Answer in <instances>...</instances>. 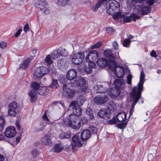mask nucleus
<instances>
[{
    "instance_id": "obj_1",
    "label": "nucleus",
    "mask_w": 161,
    "mask_h": 161,
    "mask_svg": "<svg viewBox=\"0 0 161 161\" xmlns=\"http://www.w3.org/2000/svg\"><path fill=\"white\" fill-rule=\"evenodd\" d=\"M145 74L143 71L141 73L140 80L137 86H134L130 92V101L131 102L130 115H131L133 111L135 105L141 98L142 92L143 88V84L144 82Z\"/></svg>"
},
{
    "instance_id": "obj_2",
    "label": "nucleus",
    "mask_w": 161,
    "mask_h": 161,
    "mask_svg": "<svg viewBox=\"0 0 161 161\" xmlns=\"http://www.w3.org/2000/svg\"><path fill=\"white\" fill-rule=\"evenodd\" d=\"M79 116L71 114L65 119L64 122L67 126L78 130L81 126V122L79 121Z\"/></svg>"
},
{
    "instance_id": "obj_3",
    "label": "nucleus",
    "mask_w": 161,
    "mask_h": 161,
    "mask_svg": "<svg viewBox=\"0 0 161 161\" xmlns=\"http://www.w3.org/2000/svg\"><path fill=\"white\" fill-rule=\"evenodd\" d=\"M114 83L115 87L112 89L110 95L111 97H116L120 94V89L124 88L125 85L124 81L122 79H115Z\"/></svg>"
},
{
    "instance_id": "obj_4",
    "label": "nucleus",
    "mask_w": 161,
    "mask_h": 161,
    "mask_svg": "<svg viewBox=\"0 0 161 161\" xmlns=\"http://www.w3.org/2000/svg\"><path fill=\"white\" fill-rule=\"evenodd\" d=\"M31 88L32 89L29 93V95L31 97V102H33L37 99V93L41 87L39 83L34 81L31 84Z\"/></svg>"
},
{
    "instance_id": "obj_5",
    "label": "nucleus",
    "mask_w": 161,
    "mask_h": 161,
    "mask_svg": "<svg viewBox=\"0 0 161 161\" xmlns=\"http://www.w3.org/2000/svg\"><path fill=\"white\" fill-rule=\"evenodd\" d=\"M19 108L17 103L13 102L11 103L8 108V114L11 117H14L19 113Z\"/></svg>"
},
{
    "instance_id": "obj_6",
    "label": "nucleus",
    "mask_w": 161,
    "mask_h": 161,
    "mask_svg": "<svg viewBox=\"0 0 161 161\" xmlns=\"http://www.w3.org/2000/svg\"><path fill=\"white\" fill-rule=\"evenodd\" d=\"M72 143H71L72 147L73 150H74L75 147H81L83 145L86 144L83 141L80 139L79 136L77 135L74 136L72 138Z\"/></svg>"
},
{
    "instance_id": "obj_7",
    "label": "nucleus",
    "mask_w": 161,
    "mask_h": 161,
    "mask_svg": "<svg viewBox=\"0 0 161 161\" xmlns=\"http://www.w3.org/2000/svg\"><path fill=\"white\" fill-rule=\"evenodd\" d=\"M108 3L109 8L107 10V13L110 14H112L113 11L119 8V4L118 2L114 0H109Z\"/></svg>"
},
{
    "instance_id": "obj_8",
    "label": "nucleus",
    "mask_w": 161,
    "mask_h": 161,
    "mask_svg": "<svg viewBox=\"0 0 161 161\" xmlns=\"http://www.w3.org/2000/svg\"><path fill=\"white\" fill-rule=\"evenodd\" d=\"M84 58L85 55L84 53L79 52L75 54L73 56L72 61L75 64L78 65L83 62Z\"/></svg>"
},
{
    "instance_id": "obj_9",
    "label": "nucleus",
    "mask_w": 161,
    "mask_h": 161,
    "mask_svg": "<svg viewBox=\"0 0 161 161\" xmlns=\"http://www.w3.org/2000/svg\"><path fill=\"white\" fill-rule=\"evenodd\" d=\"M63 95L66 98L73 97L75 93V91L71 88H68L66 84L63 85L62 87Z\"/></svg>"
},
{
    "instance_id": "obj_10",
    "label": "nucleus",
    "mask_w": 161,
    "mask_h": 161,
    "mask_svg": "<svg viewBox=\"0 0 161 161\" xmlns=\"http://www.w3.org/2000/svg\"><path fill=\"white\" fill-rule=\"evenodd\" d=\"M48 71V69L47 67L41 66L36 69L34 73V75L36 78H40L47 74Z\"/></svg>"
},
{
    "instance_id": "obj_11",
    "label": "nucleus",
    "mask_w": 161,
    "mask_h": 161,
    "mask_svg": "<svg viewBox=\"0 0 161 161\" xmlns=\"http://www.w3.org/2000/svg\"><path fill=\"white\" fill-rule=\"evenodd\" d=\"M78 103L75 101L72 102L69 105L70 108L73 109V114L77 116L80 115L81 114V109L80 107L77 106Z\"/></svg>"
},
{
    "instance_id": "obj_12",
    "label": "nucleus",
    "mask_w": 161,
    "mask_h": 161,
    "mask_svg": "<svg viewBox=\"0 0 161 161\" xmlns=\"http://www.w3.org/2000/svg\"><path fill=\"white\" fill-rule=\"evenodd\" d=\"M72 86L75 87H82L86 84V80L82 77L76 78L75 79L71 81Z\"/></svg>"
},
{
    "instance_id": "obj_13",
    "label": "nucleus",
    "mask_w": 161,
    "mask_h": 161,
    "mask_svg": "<svg viewBox=\"0 0 161 161\" xmlns=\"http://www.w3.org/2000/svg\"><path fill=\"white\" fill-rule=\"evenodd\" d=\"M108 99L107 96L105 95H99L94 98V102L98 104L102 105L106 103Z\"/></svg>"
},
{
    "instance_id": "obj_14",
    "label": "nucleus",
    "mask_w": 161,
    "mask_h": 161,
    "mask_svg": "<svg viewBox=\"0 0 161 161\" xmlns=\"http://www.w3.org/2000/svg\"><path fill=\"white\" fill-rule=\"evenodd\" d=\"M110 84L109 82L105 81L102 85H97V92L101 93H105L107 91L108 88L109 87Z\"/></svg>"
},
{
    "instance_id": "obj_15",
    "label": "nucleus",
    "mask_w": 161,
    "mask_h": 161,
    "mask_svg": "<svg viewBox=\"0 0 161 161\" xmlns=\"http://www.w3.org/2000/svg\"><path fill=\"white\" fill-rule=\"evenodd\" d=\"M98 58V53L96 50H93L90 51L86 60L87 62L95 61Z\"/></svg>"
},
{
    "instance_id": "obj_16",
    "label": "nucleus",
    "mask_w": 161,
    "mask_h": 161,
    "mask_svg": "<svg viewBox=\"0 0 161 161\" xmlns=\"http://www.w3.org/2000/svg\"><path fill=\"white\" fill-rule=\"evenodd\" d=\"M16 133L15 128L13 126L8 127L6 129L4 132L5 136L8 138L14 137Z\"/></svg>"
},
{
    "instance_id": "obj_17",
    "label": "nucleus",
    "mask_w": 161,
    "mask_h": 161,
    "mask_svg": "<svg viewBox=\"0 0 161 161\" xmlns=\"http://www.w3.org/2000/svg\"><path fill=\"white\" fill-rule=\"evenodd\" d=\"M77 74L76 69H72L69 70L66 75V78L71 81L75 79Z\"/></svg>"
},
{
    "instance_id": "obj_18",
    "label": "nucleus",
    "mask_w": 161,
    "mask_h": 161,
    "mask_svg": "<svg viewBox=\"0 0 161 161\" xmlns=\"http://www.w3.org/2000/svg\"><path fill=\"white\" fill-rule=\"evenodd\" d=\"M42 119L43 120L47 121V122H42L41 123V125L42 127L37 130V131L40 132L43 130L45 127L46 126V124L47 123L48 124H52L53 123L51 121H50L49 119L47 118V113L45 112L42 116Z\"/></svg>"
},
{
    "instance_id": "obj_19",
    "label": "nucleus",
    "mask_w": 161,
    "mask_h": 161,
    "mask_svg": "<svg viewBox=\"0 0 161 161\" xmlns=\"http://www.w3.org/2000/svg\"><path fill=\"white\" fill-rule=\"evenodd\" d=\"M41 141L42 143L46 146H51L53 144L51 136L48 135L44 136L42 138Z\"/></svg>"
},
{
    "instance_id": "obj_20",
    "label": "nucleus",
    "mask_w": 161,
    "mask_h": 161,
    "mask_svg": "<svg viewBox=\"0 0 161 161\" xmlns=\"http://www.w3.org/2000/svg\"><path fill=\"white\" fill-rule=\"evenodd\" d=\"M138 10L141 14L145 15L149 13L151 8L150 7L147 6H145L143 5H138Z\"/></svg>"
},
{
    "instance_id": "obj_21",
    "label": "nucleus",
    "mask_w": 161,
    "mask_h": 161,
    "mask_svg": "<svg viewBox=\"0 0 161 161\" xmlns=\"http://www.w3.org/2000/svg\"><path fill=\"white\" fill-rule=\"evenodd\" d=\"M90 131L88 130H84L81 134V138L85 142L90 137Z\"/></svg>"
},
{
    "instance_id": "obj_22",
    "label": "nucleus",
    "mask_w": 161,
    "mask_h": 161,
    "mask_svg": "<svg viewBox=\"0 0 161 161\" xmlns=\"http://www.w3.org/2000/svg\"><path fill=\"white\" fill-rule=\"evenodd\" d=\"M114 71L115 76L118 78H122L124 76L125 73L124 70L120 66L117 67Z\"/></svg>"
},
{
    "instance_id": "obj_23",
    "label": "nucleus",
    "mask_w": 161,
    "mask_h": 161,
    "mask_svg": "<svg viewBox=\"0 0 161 161\" xmlns=\"http://www.w3.org/2000/svg\"><path fill=\"white\" fill-rule=\"evenodd\" d=\"M68 61L66 58H63L58 61V66L60 69H65L68 66Z\"/></svg>"
},
{
    "instance_id": "obj_24",
    "label": "nucleus",
    "mask_w": 161,
    "mask_h": 161,
    "mask_svg": "<svg viewBox=\"0 0 161 161\" xmlns=\"http://www.w3.org/2000/svg\"><path fill=\"white\" fill-rule=\"evenodd\" d=\"M97 62L99 66L102 67L106 66L108 64V61L105 58H98Z\"/></svg>"
},
{
    "instance_id": "obj_25",
    "label": "nucleus",
    "mask_w": 161,
    "mask_h": 161,
    "mask_svg": "<svg viewBox=\"0 0 161 161\" xmlns=\"http://www.w3.org/2000/svg\"><path fill=\"white\" fill-rule=\"evenodd\" d=\"M97 115L101 118L105 119L108 118L110 116V114L108 113L107 109L100 110L98 113Z\"/></svg>"
},
{
    "instance_id": "obj_26",
    "label": "nucleus",
    "mask_w": 161,
    "mask_h": 161,
    "mask_svg": "<svg viewBox=\"0 0 161 161\" xmlns=\"http://www.w3.org/2000/svg\"><path fill=\"white\" fill-rule=\"evenodd\" d=\"M104 54L105 56L108 58L109 60L110 59H115V56L113 55L112 51L110 49H106L104 52Z\"/></svg>"
},
{
    "instance_id": "obj_27",
    "label": "nucleus",
    "mask_w": 161,
    "mask_h": 161,
    "mask_svg": "<svg viewBox=\"0 0 161 161\" xmlns=\"http://www.w3.org/2000/svg\"><path fill=\"white\" fill-rule=\"evenodd\" d=\"M49 92V90L47 87L41 86L37 93L41 95H46L48 94Z\"/></svg>"
},
{
    "instance_id": "obj_28",
    "label": "nucleus",
    "mask_w": 161,
    "mask_h": 161,
    "mask_svg": "<svg viewBox=\"0 0 161 161\" xmlns=\"http://www.w3.org/2000/svg\"><path fill=\"white\" fill-rule=\"evenodd\" d=\"M126 118V114L124 112L119 113L116 116V119L118 122H122L125 121Z\"/></svg>"
},
{
    "instance_id": "obj_29",
    "label": "nucleus",
    "mask_w": 161,
    "mask_h": 161,
    "mask_svg": "<svg viewBox=\"0 0 161 161\" xmlns=\"http://www.w3.org/2000/svg\"><path fill=\"white\" fill-rule=\"evenodd\" d=\"M47 4V3L46 1L40 0L38 1V3L36 4V7L40 8L41 10H42L45 8Z\"/></svg>"
},
{
    "instance_id": "obj_30",
    "label": "nucleus",
    "mask_w": 161,
    "mask_h": 161,
    "mask_svg": "<svg viewBox=\"0 0 161 161\" xmlns=\"http://www.w3.org/2000/svg\"><path fill=\"white\" fill-rule=\"evenodd\" d=\"M114 59H109V62H108L109 66L112 70H115L117 67L119 66L118 65V64L114 60Z\"/></svg>"
},
{
    "instance_id": "obj_31",
    "label": "nucleus",
    "mask_w": 161,
    "mask_h": 161,
    "mask_svg": "<svg viewBox=\"0 0 161 161\" xmlns=\"http://www.w3.org/2000/svg\"><path fill=\"white\" fill-rule=\"evenodd\" d=\"M64 147L60 144L58 143L55 144L53 147L54 151L57 153L61 152Z\"/></svg>"
},
{
    "instance_id": "obj_32",
    "label": "nucleus",
    "mask_w": 161,
    "mask_h": 161,
    "mask_svg": "<svg viewBox=\"0 0 161 161\" xmlns=\"http://www.w3.org/2000/svg\"><path fill=\"white\" fill-rule=\"evenodd\" d=\"M58 80L56 79H53L51 84L49 86V87L53 89H56L58 86Z\"/></svg>"
},
{
    "instance_id": "obj_33",
    "label": "nucleus",
    "mask_w": 161,
    "mask_h": 161,
    "mask_svg": "<svg viewBox=\"0 0 161 161\" xmlns=\"http://www.w3.org/2000/svg\"><path fill=\"white\" fill-rule=\"evenodd\" d=\"M70 136V133L67 132H62L59 135L60 138L61 139L69 138Z\"/></svg>"
},
{
    "instance_id": "obj_34",
    "label": "nucleus",
    "mask_w": 161,
    "mask_h": 161,
    "mask_svg": "<svg viewBox=\"0 0 161 161\" xmlns=\"http://www.w3.org/2000/svg\"><path fill=\"white\" fill-rule=\"evenodd\" d=\"M30 63V61L29 59L25 60L23 64L20 65L19 67L22 69H26L28 67Z\"/></svg>"
},
{
    "instance_id": "obj_35",
    "label": "nucleus",
    "mask_w": 161,
    "mask_h": 161,
    "mask_svg": "<svg viewBox=\"0 0 161 161\" xmlns=\"http://www.w3.org/2000/svg\"><path fill=\"white\" fill-rule=\"evenodd\" d=\"M58 50L59 55L63 56H65L68 54V53L66 52V50L65 49L61 48H59L58 49Z\"/></svg>"
},
{
    "instance_id": "obj_36",
    "label": "nucleus",
    "mask_w": 161,
    "mask_h": 161,
    "mask_svg": "<svg viewBox=\"0 0 161 161\" xmlns=\"http://www.w3.org/2000/svg\"><path fill=\"white\" fill-rule=\"evenodd\" d=\"M59 55L58 50H54L53 51L51 56L53 59H54L58 58Z\"/></svg>"
},
{
    "instance_id": "obj_37",
    "label": "nucleus",
    "mask_w": 161,
    "mask_h": 161,
    "mask_svg": "<svg viewBox=\"0 0 161 161\" xmlns=\"http://www.w3.org/2000/svg\"><path fill=\"white\" fill-rule=\"evenodd\" d=\"M92 112V110L90 108H88L86 111V114L89 116L91 119H92L94 118Z\"/></svg>"
},
{
    "instance_id": "obj_38",
    "label": "nucleus",
    "mask_w": 161,
    "mask_h": 161,
    "mask_svg": "<svg viewBox=\"0 0 161 161\" xmlns=\"http://www.w3.org/2000/svg\"><path fill=\"white\" fill-rule=\"evenodd\" d=\"M51 56L50 55H48L45 58V61L48 64H50L53 63V61L51 59Z\"/></svg>"
},
{
    "instance_id": "obj_39",
    "label": "nucleus",
    "mask_w": 161,
    "mask_h": 161,
    "mask_svg": "<svg viewBox=\"0 0 161 161\" xmlns=\"http://www.w3.org/2000/svg\"><path fill=\"white\" fill-rule=\"evenodd\" d=\"M69 0H57V3L59 6H64L68 3Z\"/></svg>"
},
{
    "instance_id": "obj_40",
    "label": "nucleus",
    "mask_w": 161,
    "mask_h": 161,
    "mask_svg": "<svg viewBox=\"0 0 161 161\" xmlns=\"http://www.w3.org/2000/svg\"><path fill=\"white\" fill-rule=\"evenodd\" d=\"M32 156L34 157H36L39 153V151L36 149L32 150L31 152Z\"/></svg>"
},
{
    "instance_id": "obj_41",
    "label": "nucleus",
    "mask_w": 161,
    "mask_h": 161,
    "mask_svg": "<svg viewBox=\"0 0 161 161\" xmlns=\"http://www.w3.org/2000/svg\"><path fill=\"white\" fill-rule=\"evenodd\" d=\"M130 42V41L129 39H126L123 41V46L125 47H128Z\"/></svg>"
},
{
    "instance_id": "obj_42",
    "label": "nucleus",
    "mask_w": 161,
    "mask_h": 161,
    "mask_svg": "<svg viewBox=\"0 0 161 161\" xmlns=\"http://www.w3.org/2000/svg\"><path fill=\"white\" fill-rule=\"evenodd\" d=\"M131 18L134 21H135L136 19H139L140 18V17L139 15H137L136 14H133L130 15Z\"/></svg>"
},
{
    "instance_id": "obj_43",
    "label": "nucleus",
    "mask_w": 161,
    "mask_h": 161,
    "mask_svg": "<svg viewBox=\"0 0 161 161\" xmlns=\"http://www.w3.org/2000/svg\"><path fill=\"white\" fill-rule=\"evenodd\" d=\"M127 125L126 122H125L123 123H119L117 125V127L121 129H123L125 128Z\"/></svg>"
},
{
    "instance_id": "obj_44",
    "label": "nucleus",
    "mask_w": 161,
    "mask_h": 161,
    "mask_svg": "<svg viewBox=\"0 0 161 161\" xmlns=\"http://www.w3.org/2000/svg\"><path fill=\"white\" fill-rule=\"evenodd\" d=\"M117 120L115 118H114L108 121V124L110 125H113L116 124L117 122Z\"/></svg>"
},
{
    "instance_id": "obj_45",
    "label": "nucleus",
    "mask_w": 161,
    "mask_h": 161,
    "mask_svg": "<svg viewBox=\"0 0 161 161\" xmlns=\"http://www.w3.org/2000/svg\"><path fill=\"white\" fill-rule=\"evenodd\" d=\"M102 44V43L101 42H98V43L95 44L93 46H92L91 47V48L92 49H93L94 48H98L99 47L101 46Z\"/></svg>"
},
{
    "instance_id": "obj_46",
    "label": "nucleus",
    "mask_w": 161,
    "mask_h": 161,
    "mask_svg": "<svg viewBox=\"0 0 161 161\" xmlns=\"http://www.w3.org/2000/svg\"><path fill=\"white\" fill-rule=\"evenodd\" d=\"M131 18L130 16H125L123 18V22L125 23L129 22L131 20Z\"/></svg>"
},
{
    "instance_id": "obj_47",
    "label": "nucleus",
    "mask_w": 161,
    "mask_h": 161,
    "mask_svg": "<svg viewBox=\"0 0 161 161\" xmlns=\"http://www.w3.org/2000/svg\"><path fill=\"white\" fill-rule=\"evenodd\" d=\"M132 76L131 74L127 76V83L129 84H131Z\"/></svg>"
},
{
    "instance_id": "obj_48",
    "label": "nucleus",
    "mask_w": 161,
    "mask_h": 161,
    "mask_svg": "<svg viewBox=\"0 0 161 161\" xmlns=\"http://www.w3.org/2000/svg\"><path fill=\"white\" fill-rule=\"evenodd\" d=\"M79 121L81 122V124L82 123L83 125H85L87 123V119L84 117L81 118V120H79Z\"/></svg>"
},
{
    "instance_id": "obj_49",
    "label": "nucleus",
    "mask_w": 161,
    "mask_h": 161,
    "mask_svg": "<svg viewBox=\"0 0 161 161\" xmlns=\"http://www.w3.org/2000/svg\"><path fill=\"white\" fill-rule=\"evenodd\" d=\"M24 31L26 33L29 31V26L28 23L26 24L24 27Z\"/></svg>"
},
{
    "instance_id": "obj_50",
    "label": "nucleus",
    "mask_w": 161,
    "mask_h": 161,
    "mask_svg": "<svg viewBox=\"0 0 161 161\" xmlns=\"http://www.w3.org/2000/svg\"><path fill=\"white\" fill-rule=\"evenodd\" d=\"M7 46L6 43L4 42H2L0 43V47L2 49L6 48Z\"/></svg>"
},
{
    "instance_id": "obj_51",
    "label": "nucleus",
    "mask_w": 161,
    "mask_h": 161,
    "mask_svg": "<svg viewBox=\"0 0 161 161\" xmlns=\"http://www.w3.org/2000/svg\"><path fill=\"white\" fill-rule=\"evenodd\" d=\"M106 30L108 33L112 34L114 32V30L112 27L107 28Z\"/></svg>"
},
{
    "instance_id": "obj_52",
    "label": "nucleus",
    "mask_w": 161,
    "mask_h": 161,
    "mask_svg": "<svg viewBox=\"0 0 161 161\" xmlns=\"http://www.w3.org/2000/svg\"><path fill=\"white\" fill-rule=\"evenodd\" d=\"M113 46L114 49L117 50L118 49V44L116 41H114L113 42Z\"/></svg>"
},
{
    "instance_id": "obj_53",
    "label": "nucleus",
    "mask_w": 161,
    "mask_h": 161,
    "mask_svg": "<svg viewBox=\"0 0 161 161\" xmlns=\"http://www.w3.org/2000/svg\"><path fill=\"white\" fill-rule=\"evenodd\" d=\"M87 74H91L92 72V69L91 67L86 68L85 70Z\"/></svg>"
},
{
    "instance_id": "obj_54",
    "label": "nucleus",
    "mask_w": 161,
    "mask_h": 161,
    "mask_svg": "<svg viewBox=\"0 0 161 161\" xmlns=\"http://www.w3.org/2000/svg\"><path fill=\"white\" fill-rule=\"evenodd\" d=\"M90 131H91V132L92 133H93V134L96 133L97 131V130L96 128L95 127H94V126L91 127L90 128Z\"/></svg>"
},
{
    "instance_id": "obj_55",
    "label": "nucleus",
    "mask_w": 161,
    "mask_h": 161,
    "mask_svg": "<svg viewBox=\"0 0 161 161\" xmlns=\"http://www.w3.org/2000/svg\"><path fill=\"white\" fill-rule=\"evenodd\" d=\"M150 55L153 57H154L155 58L157 57V55L156 53V52L154 50H152L151 52L150 53Z\"/></svg>"
},
{
    "instance_id": "obj_56",
    "label": "nucleus",
    "mask_w": 161,
    "mask_h": 161,
    "mask_svg": "<svg viewBox=\"0 0 161 161\" xmlns=\"http://www.w3.org/2000/svg\"><path fill=\"white\" fill-rule=\"evenodd\" d=\"M5 119L3 117L0 116V125H4L5 123Z\"/></svg>"
},
{
    "instance_id": "obj_57",
    "label": "nucleus",
    "mask_w": 161,
    "mask_h": 161,
    "mask_svg": "<svg viewBox=\"0 0 161 161\" xmlns=\"http://www.w3.org/2000/svg\"><path fill=\"white\" fill-rule=\"evenodd\" d=\"M22 31V30L21 29H19L18 30L16 33L15 35V36L17 37H18L20 35L21 32Z\"/></svg>"
},
{
    "instance_id": "obj_58",
    "label": "nucleus",
    "mask_w": 161,
    "mask_h": 161,
    "mask_svg": "<svg viewBox=\"0 0 161 161\" xmlns=\"http://www.w3.org/2000/svg\"><path fill=\"white\" fill-rule=\"evenodd\" d=\"M16 126L17 127V130H18L19 131H20L22 132V131H21V127L19 125V124L18 123V122H16Z\"/></svg>"
},
{
    "instance_id": "obj_59",
    "label": "nucleus",
    "mask_w": 161,
    "mask_h": 161,
    "mask_svg": "<svg viewBox=\"0 0 161 161\" xmlns=\"http://www.w3.org/2000/svg\"><path fill=\"white\" fill-rule=\"evenodd\" d=\"M101 4H100V3H97L95 7H94V10L95 11H96L97 9L99 8L100 7V6H101Z\"/></svg>"
},
{
    "instance_id": "obj_60",
    "label": "nucleus",
    "mask_w": 161,
    "mask_h": 161,
    "mask_svg": "<svg viewBox=\"0 0 161 161\" xmlns=\"http://www.w3.org/2000/svg\"><path fill=\"white\" fill-rule=\"evenodd\" d=\"M119 18L120 15L119 14H115L113 16V18L115 20H117L119 19Z\"/></svg>"
},
{
    "instance_id": "obj_61",
    "label": "nucleus",
    "mask_w": 161,
    "mask_h": 161,
    "mask_svg": "<svg viewBox=\"0 0 161 161\" xmlns=\"http://www.w3.org/2000/svg\"><path fill=\"white\" fill-rule=\"evenodd\" d=\"M50 11L48 9L46 8L44 11L43 13L46 14H48L49 13Z\"/></svg>"
},
{
    "instance_id": "obj_62",
    "label": "nucleus",
    "mask_w": 161,
    "mask_h": 161,
    "mask_svg": "<svg viewBox=\"0 0 161 161\" xmlns=\"http://www.w3.org/2000/svg\"><path fill=\"white\" fill-rule=\"evenodd\" d=\"M0 161H4V157L3 155L0 153Z\"/></svg>"
},
{
    "instance_id": "obj_63",
    "label": "nucleus",
    "mask_w": 161,
    "mask_h": 161,
    "mask_svg": "<svg viewBox=\"0 0 161 161\" xmlns=\"http://www.w3.org/2000/svg\"><path fill=\"white\" fill-rule=\"evenodd\" d=\"M90 62V64L89 66H91V67H94L95 66V64L93 62L91 61V62Z\"/></svg>"
},
{
    "instance_id": "obj_64",
    "label": "nucleus",
    "mask_w": 161,
    "mask_h": 161,
    "mask_svg": "<svg viewBox=\"0 0 161 161\" xmlns=\"http://www.w3.org/2000/svg\"><path fill=\"white\" fill-rule=\"evenodd\" d=\"M21 139L20 136H17L16 138V143H18L19 142L20 140Z\"/></svg>"
}]
</instances>
